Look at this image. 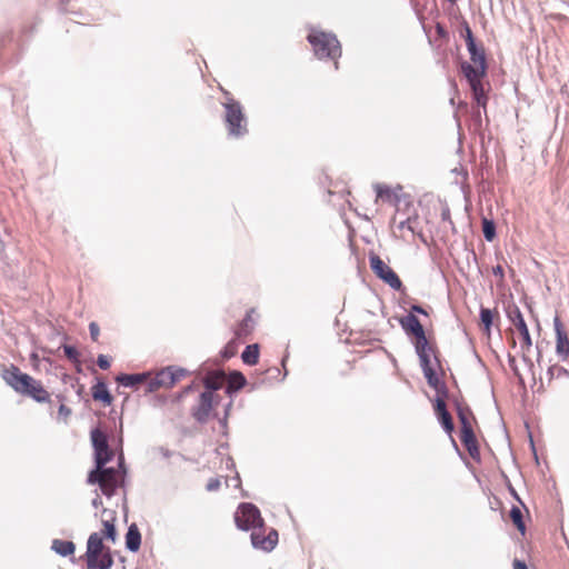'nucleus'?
<instances>
[{
  "label": "nucleus",
  "instance_id": "nucleus-1",
  "mask_svg": "<svg viewBox=\"0 0 569 569\" xmlns=\"http://www.w3.org/2000/svg\"><path fill=\"white\" fill-rule=\"evenodd\" d=\"M373 189L376 191L377 203L388 204L397 212H407L413 207L412 194L406 191L400 184L388 186L386 183H376Z\"/></svg>",
  "mask_w": 569,
  "mask_h": 569
},
{
  "label": "nucleus",
  "instance_id": "nucleus-2",
  "mask_svg": "<svg viewBox=\"0 0 569 569\" xmlns=\"http://www.w3.org/2000/svg\"><path fill=\"white\" fill-rule=\"evenodd\" d=\"M417 315L428 316V311L422 306L415 303L410 307L408 315L398 319L399 325L413 346L429 343L426 330Z\"/></svg>",
  "mask_w": 569,
  "mask_h": 569
},
{
  "label": "nucleus",
  "instance_id": "nucleus-3",
  "mask_svg": "<svg viewBox=\"0 0 569 569\" xmlns=\"http://www.w3.org/2000/svg\"><path fill=\"white\" fill-rule=\"evenodd\" d=\"M308 41L319 59H331L338 68L337 59L341 56V47L335 36L316 31L308 36Z\"/></svg>",
  "mask_w": 569,
  "mask_h": 569
},
{
  "label": "nucleus",
  "instance_id": "nucleus-4",
  "mask_svg": "<svg viewBox=\"0 0 569 569\" xmlns=\"http://www.w3.org/2000/svg\"><path fill=\"white\" fill-rule=\"evenodd\" d=\"M224 107V122L228 133L231 137L240 138L248 132L247 118L240 102L233 98H228L223 103Z\"/></svg>",
  "mask_w": 569,
  "mask_h": 569
},
{
  "label": "nucleus",
  "instance_id": "nucleus-5",
  "mask_svg": "<svg viewBox=\"0 0 569 569\" xmlns=\"http://www.w3.org/2000/svg\"><path fill=\"white\" fill-rule=\"evenodd\" d=\"M461 69L472 90L477 107L486 109L488 98L482 84V78L486 74V64L462 63Z\"/></svg>",
  "mask_w": 569,
  "mask_h": 569
},
{
  "label": "nucleus",
  "instance_id": "nucleus-6",
  "mask_svg": "<svg viewBox=\"0 0 569 569\" xmlns=\"http://www.w3.org/2000/svg\"><path fill=\"white\" fill-rule=\"evenodd\" d=\"M234 522L241 531L263 528L264 520L259 508L252 502H241L234 512Z\"/></svg>",
  "mask_w": 569,
  "mask_h": 569
},
{
  "label": "nucleus",
  "instance_id": "nucleus-7",
  "mask_svg": "<svg viewBox=\"0 0 569 569\" xmlns=\"http://www.w3.org/2000/svg\"><path fill=\"white\" fill-rule=\"evenodd\" d=\"M90 440L93 449V462L102 468L114 459L116 452L109 446V436L100 428L90 431Z\"/></svg>",
  "mask_w": 569,
  "mask_h": 569
},
{
  "label": "nucleus",
  "instance_id": "nucleus-8",
  "mask_svg": "<svg viewBox=\"0 0 569 569\" xmlns=\"http://www.w3.org/2000/svg\"><path fill=\"white\" fill-rule=\"evenodd\" d=\"M370 269L375 276L395 291L403 292L405 286L397 272L375 252L369 253Z\"/></svg>",
  "mask_w": 569,
  "mask_h": 569
},
{
  "label": "nucleus",
  "instance_id": "nucleus-9",
  "mask_svg": "<svg viewBox=\"0 0 569 569\" xmlns=\"http://www.w3.org/2000/svg\"><path fill=\"white\" fill-rule=\"evenodd\" d=\"M2 378L16 391L36 398V387L32 385V378L21 372L19 368L11 366L4 369Z\"/></svg>",
  "mask_w": 569,
  "mask_h": 569
},
{
  "label": "nucleus",
  "instance_id": "nucleus-10",
  "mask_svg": "<svg viewBox=\"0 0 569 569\" xmlns=\"http://www.w3.org/2000/svg\"><path fill=\"white\" fill-rule=\"evenodd\" d=\"M413 347L419 358L420 367L428 386L430 388H436L437 386H440L442 380H440L436 369H433L431 366V353L433 352V350L430 343H423Z\"/></svg>",
  "mask_w": 569,
  "mask_h": 569
},
{
  "label": "nucleus",
  "instance_id": "nucleus-11",
  "mask_svg": "<svg viewBox=\"0 0 569 569\" xmlns=\"http://www.w3.org/2000/svg\"><path fill=\"white\" fill-rule=\"evenodd\" d=\"M506 316L508 320L515 325L521 337V350H529L532 346V339L519 307L511 302L506 307Z\"/></svg>",
  "mask_w": 569,
  "mask_h": 569
},
{
  "label": "nucleus",
  "instance_id": "nucleus-12",
  "mask_svg": "<svg viewBox=\"0 0 569 569\" xmlns=\"http://www.w3.org/2000/svg\"><path fill=\"white\" fill-rule=\"evenodd\" d=\"M191 417L200 425H204L210 418H218L213 407V397L207 393H199L198 402L190 410Z\"/></svg>",
  "mask_w": 569,
  "mask_h": 569
},
{
  "label": "nucleus",
  "instance_id": "nucleus-13",
  "mask_svg": "<svg viewBox=\"0 0 569 569\" xmlns=\"http://www.w3.org/2000/svg\"><path fill=\"white\" fill-rule=\"evenodd\" d=\"M250 540L254 549L270 552L276 548L279 535L274 528H270L269 532L266 533V526L263 525V528L251 531Z\"/></svg>",
  "mask_w": 569,
  "mask_h": 569
},
{
  "label": "nucleus",
  "instance_id": "nucleus-14",
  "mask_svg": "<svg viewBox=\"0 0 569 569\" xmlns=\"http://www.w3.org/2000/svg\"><path fill=\"white\" fill-rule=\"evenodd\" d=\"M432 407L436 419L440 427L448 437H451V435L455 432V422L446 402L438 399L437 403H432Z\"/></svg>",
  "mask_w": 569,
  "mask_h": 569
},
{
  "label": "nucleus",
  "instance_id": "nucleus-15",
  "mask_svg": "<svg viewBox=\"0 0 569 569\" xmlns=\"http://www.w3.org/2000/svg\"><path fill=\"white\" fill-rule=\"evenodd\" d=\"M96 382L91 387V396L94 401L101 402L103 406L109 407L113 402V396L111 395L106 380L101 377H96Z\"/></svg>",
  "mask_w": 569,
  "mask_h": 569
},
{
  "label": "nucleus",
  "instance_id": "nucleus-16",
  "mask_svg": "<svg viewBox=\"0 0 569 569\" xmlns=\"http://www.w3.org/2000/svg\"><path fill=\"white\" fill-rule=\"evenodd\" d=\"M127 479L122 476L118 477H103L101 476V481L96 482L101 490V493L107 498H111L117 493V490L126 487Z\"/></svg>",
  "mask_w": 569,
  "mask_h": 569
},
{
  "label": "nucleus",
  "instance_id": "nucleus-17",
  "mask_svg": "<svg viewBox=\"0 0 569 569\" xmlns=\"http://www.w3.org/2000/svg\"><path fill=\"white\" fill-rule=\"evenodd\" d=\"M248 381L246 376L239 370H231L229 372L228 382L224 386V393L233 398L241 389L247 386Z\"/></svg>",
  "mask_w": 569,
  "mask_h": 569
},
{
  "label": "nucleus",
  "instance_id": "nucleus-18",
  "mask_svg": "<svg viewBox=\"0 0 569 569\" xmlns=\"http://www.w3.org/2000/svg\"><path fill=\"white\" fill-rule=\"evenodd\" d=\"M108 547L103 543V537L99 532H92L87 540L86 561L93 560L106 551Z\"/></svg>",
  "mask_w": 569,
  "mask_h": 569
},
{
  "label": "nucleus",
  "instance_id": "nucleus-19",
  "mask_svg": "<svg viewBox=\"0 0 569 569\" xmlns=\"http://www.w3.org/2000/svg\"><path fill=\"white\" fill-rule=\"evenodd\" d=\"M142 543V535L136 522L128 526L124 535V546L129 552L136 553L140 550Z\"/></svg>",
  "mask_w": 569,
  "mask_h": 569
},
{
  "label": "nucleus",
  "instance_id": "nucleus-20",
  "mask_svg": "<svg viewBox=\"0 0 569 569\" xmlns=\"http://www.w3.org/2000/svg\"><path fill=\"white\" fill-rule=\"evenodd\" d=\"M460 440L465 448L467 449L470 457L476 461H480V451L472 427L460 430Z\"/></svg>",
  "mask_w": 569,
  "mask_h": 569
},
{
  "label": "nucleus",
  "instance_id": "nucleus-21",
  "mask_svg": "<svg viewBox=\"0 0 569 569\" xmlns=\"http://www.w3.org/2000/svg\"><path fill=\"white\" fill-rule=\"evenodd\" d=\"M223 378V369L212 371L209 376L202 379L203 391L201 392L213 397V393L218 392L222 388V385L219 380Z\"/></svg>",
  "mask_w": 569,
  "mask_h": 569
},
{
  "label": "nucleus",
  "instance_id": "nucleus-22",
  "mask_svg": "<svg viewBox=\"0 0 569 569\" xmlns=\"http://www.w3.org/2000/svg\"><path fill=\"white\" fill-rule=\"evenodd\" d=\"M150 376L149 372L141 373H119L116 377V382L119 386L130 389H137L138 386L143 382Z\"/></svg>",
  "mask_w": 569,
  "mask_h": 569
},
{
  "label": "nucleus",
  "instance_id": "nucleus-23",
  "mask_svg": "<svg viewBox=\"0 0 569 569\" xmlns=\"http://www.w3.org/2000/svg\"><path fill=\"white\" fill-rule=\"evenodd\" d=\"M101 476L103 477H118L120 476V472L117 470L116 467H108L104 465L102 468H99V466L94 465V467L89 471L87 476V483L88 485H96V482L101 481Z\"/></svg>",
  "mask_w": 569,
  "mask_h": 569
},
{
  "label": "nucleus",
  "instance_id": "nucleus-24",
  "mask_svg": "<svg viewBox=\"0 0 569 569\" xmlns=\"http://www.w3.org/2000/svg\"><path fill=\"white\" fill-rule=\"evenodd\" d=\"M466 43H467L468 51L470 53L471 61L475 64H486L483 49L477 47L475 39L472 37V32L469 28H467Z\"/></svg>",
  "mask_w": 569,
  "mask_h": 569
},
{
  "label": "nucleus",
  "instance_id": "nucleus-25",
  "mask_svg": "<svg viewBox=\"0 0 569 569\" xmlns=\"http://www.w3.org/2000/svg\"><path fill=\"white\" fill-rule=\"evenodd\" d=\"M113 557L110 548H107L103 553L88 561V569H111L113 566Z\"/></svg>",
  "mask_w": 569,
  "mask_h": 569
},
{
  "label": "nucleus",
  "instance_id": "nucleus-26",
  "mask_svg": "<svg viewBox=\"0 0 569 569\" xmlns=\"http://www.w3.org/2000/svg\"><path fill=\"white\" fill-rule=\"evenodd\" d=\"M254 312V309H249L247 312H246V316L243 317V319L238 323L236 330H234V336L237 338H246L247 336H249L252 330H253V327H254V321L252 319V313Z\"/></svg>",
  "mask_w": 569,
  "mask_h": 569
},
{
  "label": "nucleus",
  "instance_id": "nucleus-27",
  "mask_svg": "<svg viewBox=\"0 0 569 569\" xmlns=\"http://www.w3.org/2000/svg\"><path fill=\"white\" fill-rule=\"evenodd\" d=\"M51 550L60 557H70L74 555L76 545L71 540L53 539Z\"/></svg>",
  "mask_w": 569,
  "mask_h": 569
},
{
  "label": "nucleus",
  "instance_id": "nucleus-28",
  "mask_svg": "<svg viewBox=\"0 0 569 569\" xmlns=\"http://www.w3.org/2000/svg\"><path fill=\"white\" fill-rule=\"evenodd\" d=\"M260 347L258 343H251L246 346L241 352V360L247 366H254L259 361Z\"/></svg>",
  "mask_w": 569,
  "mask_h": 569
},
{
  "label": "nucleus",
  "instance_id": "nucleus-29",
  "mask_svg": "<svg viewBox=\"0 0 569 569\" xmlns=\"http://www.w3.org/2000/svg\"><path fill=\"white\" fill-rule=\"evenodd\" d=\"M453 405L456 408L457 417L460 422V430L471 428V423L469 420V415H472L469 407H463L462 403L458 399H453Z\"/></svg>",
  "mask_w": 569,
  "mask_h": 569
},
{
  "label": "nucleus",
  "instance_id": "nucleus-30",
  "mask_svg": "<svg viewBox=\"0 0 569 569\" xmlns=\"http://www.w3.org/2000/svg\"><path fill=\"white\" fill-rule=\"evenodd\" d=\"M114 521V518L110 520H102V529L99 532L100 537H103V540H110L113 543L116 542L118 537V531Z\"/></svg>",
  "mask_w": 569,
  "mask_h": 569
},
{
  "label": "nucleus",
  "instance_id": "nucleus-31",
  "mask_svg": "<svg viewBox=\"0 0 569 569\" xmlns=\"http://www.w3.org/2000/svg\"><path fill=\"white\" fill-rule=\"evenodd\" d=\"M482 217V234L486 241L492 242L497 237V228L493 219L488 218V216Z\"/></svg>",
  "mask_w": 569,
  "mask_h": 569
},
{
  "label": "nucleus",
  "instance_id": "nucleus-32",
  "mask_svg": "<svg viewBox=\"0 0 569 569\" xmlns=\"http://www.w3.org/2000/svg\"><path fill=\"white\" fill-rule=\"evenodd\" d=\"M419 218L420 216H408L406 220H402L398 224V229L403 230L407 229L413 234H418L422 237V231L419 229Z\"/></svg>",
  "mask_w": 569,
  "mask_h": 569
},
{
  "label": "nucleus",
  "instance_id": "nucleus-33",
  "mask_svg": "<svg viewBox=\"0 0 569 569\" xmlns=\"http://www.w3.org/2000/svg\"><path fill=\"white\" fill-rule=\"evenodd\" d=\"M479 317H480L482 330L489 335L491 332V328L493 326L495 311L489 308L481 307Z\"/></svg>",
  "mask_w": 569,
  "mask_h": 569
},
{
  "label": "nucleus",
  "instance_id": "nucleus-34",
  "mask_svg": "<svg viewBox=\"0 0 569 569\" xmlns=\"http://www.w3.org/2000/svg\"><path fill=\"white\" fill-rule=\"evenodd\" d=\"M556 353L561 360H566L569 357V338L567 333L556 336Z\"/></svg>",
  "mask_w": 569,
  "mask_h": 569
},
{
  "label": "nucleus",
  "instance_id": "nucleus-35",
  "mask_svg": "<svg viewBox=\"0 0 569 569\" xmlns=\"http://www.w3.org/2000/svg\"><path fill=\"white\" fill-rule=\"evenodd\" d=\"M509 516L517 530L523 536L526 533V525L521 509L518 506H512Z\"/></svg>",
  "mask_w": 569,
  "mask_h": 569
},
{
  "label": "nucleus",
  "instance_id": "nucleus-36",
  "mask_svg": "<svg viewBox=\"0 0 569 569\" xmlns=\"http://www.w3.org/2000/svg\"><path fill=\"white\" fill-rule=\"evenodd\" d=\"M239 338L234 337L227 342V345L220 350L219 355L223 360H229L234 357L238 352Z\"/></svg>",
  "mask_w": 569,
  "mask_h": 569
},
{
  "label": "nucleus",
  "instance_id": "nucleus-37",
  "mask_svg": "<svg viewBox=\"0 0 569 569\" xmlns=\"http://www.w3.org/2000/svg\"><path fill=\"white\" fill-rule=\"evenodd\" d=\"M159 373H163V388H172L177 383V378L174 377L173 371L171 370L170 366H167L158 371Z\"/></svg>",
  "mask_w": 569,
  "mask_h": 569
},
{
  "label": "nucleus",
  "instance_id": "nucleus-38",
  "mask_svg": "<svg viewBox=\"0 0 569 569\" xmlns=\"http://www.w3.org/2000/svg\"><path fill=\"white\" fill-rule=\"evenodd\" d=\"M162 376H163V373L157 372L156 376L148 381L147 387H146V393H152L156 390L163 388Z\"/></svg>",
  "mask_w": 569,
  "mask_h": 569
},
{
  "label": "nucleus",
  "instance_id": "nucleus-39",
  "mask_svg": "<svg viewBox=\"0 0 569 569\" xmlns=\"http://www.w3.org/2000/svg\"><path fill=\"white\" fill-rule=\"evenodd\" d=\"M117 455V470L120 472V476L124 477L127 479L129 469L126 463V458L123 453V449H121Z\"/></svg>",
  "mask_w": 569,
  "mask_h": 569
},
{
  "label": "nucleus",
  "instance_id": "nucleus-40",
  "mask_svg": "<svg viewBox=\"0 0 569 569\" xmlns=\"http://www.w3.org/2000/svg\"><path fill=\"white\" fill-rule=\"evenodd\" d=\"M63 353L68 360H70L72 363L78 362V359L80 358V352L73 345H63L62 346Z\"/></svg>",
  "mask_w": 569,
  "mask_h": 569
},
{
  "label": "nucleus",
  "instance_id": "nucleus-41",
  "mask_svg": "<svg viewBox=\"0 0 569 569\" xmlns=\"http://www.w3.org/2000/svg\"><path fill=\"white\" fill-rule=\"evenodd\" d=\"M508 365H509L512 373L517 377L518 382L520 385H525V379H523L522 375L520 373V370L517 366L516 358L511 353H508Z\"/></svg>",
  "mask_w": 569,
  "mask_h": 569
},
{
  "label": "nucleus",
  "instance_id": "nucleus-42",
  "mask_svg": "<svg viewBox=\"0 0 569 569\" xmlns=\"http://www.w3.org/2000/svg\"><path fill=\"white\" fill-rule=\"evenodd\" d=\"M432 389L436 391V397L432 403H437L438 399L446 402V399L449 397V390L446 383L442 381L440 386H437L436 388Z\"/></svg>",
  "mask_w": 569,
  "mask_h": 569
},
{
  "label": "nucleus",
  "instance_id": "nucleus-43",
  "mask_svg": "<svg viewBox=\"0 0 569 569\" xmlns=\"http://www.w3.org/2000/svg\"><path fill=\"white\" fill-rule=\"evenodd\" d=\"M503 478L506 480V487L510 493V496L516 500L518 501L523 508L525 510H528L525 502L522 501V499L520 498V496L518 495L517 490L515 489V487L511 485V481L509 480V478L503 475Z\"/></svg>",
  "mask_w": 569,
  "mask_h": 569
},
{
  "label": "nucleus",
  "instance_id": "nucleus-44",
  "mask_svg": "<svg viewBox=\"0 0 569 569\" xmlns=\"http://www.w3.org/2000/svg\"><path fill=\"white\" fill-rule=\"evenodd\" d=\"M97 366L101 370H108L111 366V359L107 355L100 353L97 357Z\"/></svg>",
  "mask_w": 569,
  "mask_h": 569
},
{
  "label": "nucleus",
  "instance_id": "nucleus-45",
  "mask_svg": "<svg viewBox=\"0 0 569 569\" xmlns=\"http://www.w3.org/2000/svg\"><path fill=\"white\" fill-rule=\"evenodd\" d=\"M170 368L173 371L174 377L177 378V382L181 378H184V377L190 375V371L188 369H186V368H182V367H179V366H176V365H170Z\"/></svg>",
  "mask_w": 569,
  "mask_h": 569
},
{
  "label": "nucleus",
  "instance_id": "nucleus-46",
  "mask_svg": "<svg viewBox=\"0 0 569 569\" xmlns=\"http://www.w3.org/2000/svg\"><path fill=\"white\" fill-rule=\"evenodd\" d=\"M49 401H50L49 392L38 381V403H44V402H49Z\"/></svg>",
  "mask_w": 569,
  "mask_h": 569
},
{
  "label": "nucleus",
  "instance_id": "nucleus-47",
  "mask_svg": "<svg viewBox=\"0 0 569 569\" xmlns=\"http://www.w3.org/2000/svg\"><path fill=\"white\" fill-rule=\"evenodd\" d=\"M194 382H191L190 385L183 387L181 389V391H179L177 395H176V400L177 401H181L187 395H189L190 392H192L194 390Z\"/></svg>",
  "mask_w": 569,
  "mask_h": 569
},
{
  "label": "nucleus",
  "instance_id": "nucleus-48",
  "mask_svg": "<svg viewBox=\"0 0 569 569\" xmlns=\"http://www.w3.org/2000/svg\"><path fill=\"white\" fill-rule=\"evenodd\" d=\"M89 333H90V338L93 341L98 340V337H99V333H100V328H99L97 322H90L89 323Z\"/></svg>",
  "mask_w": 569,
  "mask_h": 569
},
{
  "label": "nucleus",
  "instance_id": "nucleus-49",
  "mask_svg": "<svg viewBox=\"0 0 569 569\" xmlns=\"http://www.w3.org/2000/svg\"><path fill=\"white\" fill-rule=\"evenodd\" d=\"M553 328H555V333L556 336H560V335H565L567 333L563 326H562V322L560 320V318L558 316H556L553 318Z\"/></svg>",
  "mask_w": 569,
  "mask_h": 569
},
{
  "label": "nucleus",
  "instance_id": "nucleus-50",
  "mask_svg": "<svg viewBox=\"0 0 569 569\" xmlns=\"http://www.w3.org/2000/svg\"><path fill=\"white\" fill-rule=\"evenodd\" d=\"M218 422H219V426L222 428V436L223 437H227L228 436V419L229 417L227 416H222V417H218Z\"/></svg>",
  "mask_w": 569,
  "mask_h": 569
},
{
  "label": "nucleus",
  "instance_id": "nucleus-51",
  "mask_svg": "<svg viewBox=\"0 0 569 569\" xmlns=\"http://www.w3.org/2000/svg\"><path fill=\"white\" fill-rule=\"evenodd\" d=\"M58 413L60 417L66 419L71 415V409L61 402L58 409Z\"/></svg>",
  "mask_w": 569,
  "mask_h": 569
},
{
  "label": "nucleus",
  "instance_id": "nucleus-52",
  "mask_svg": "<svg viewBox=\"0 0 569 569\" xmlns=\"http://www.w3.org/2000/svg\"><path fill=\"white\" fill-rule=\"evenodd\" d=\"M556 377L559 378H569V370L565 367L556 366Z\"/></svg>",
  "mask_w": 569,
  "mask_h": 569
},
{
  "label": "nucleus",
  "instance_id": "nucleus-53",
  "mask_svg": "<svg viewBox=\"0 0 569 569\" xmlns=\"http://www.w3.org/2000/svg\"><path fill=\"white\" fill-rule=\"evenodd\" d=\"M220 487V481L218 479H210L206 486L208 491H214Z\"/></svg>",
  "mask_w": 569,
  "mask_h": 569
},
{
  "label": "nucleus",
  "instance_id": "nucleus-54",
  "mask_svg": "<svg viewBox=\"0 0 569 569\" xmlns=\"http://www.w3.org/2000/svg\"><path fill=\"white\" fill-rule=\"evenodd\" d=\"M529 443H530V449L532 451L533 458H535L536 462L539 463V458H538L536 445H535V441H533V438H532V435H531L530 431H529Z\"/></svg>",
  "mask_w": 569,
  "mask_h": 569
},
{
  "label": "nucleus",
  "instance_id": "nucleus-55",
  "mask_svg": "<svg viewBox=\"0 0 569 569\" xmlns=\"http://www.w3.org/2000/svg\"><path fill=\"white\" fill-rule=\"evenodd\" d=\"M492 273H493V276L499 277L501 279H503V277H505V270L501 264L495 266L492 268Z\"/></svg>",
  "mask_w": 569,
  "mask_h": 569
},
{
  "label": "nucleus",
  "instance_id": "nucleus-56",
  "mask_svg": "<svg viewBox=\"0 0 569 569\" xmlns=\"http://www.w3.org/2000/svg\"><path fill=\"white\" fill-rule=\"evenodd\" d=\"M513 569H528V566L525 560L515 559L512 562Z\"/></svg>",
  "mask_w": 569,
  "mask_h": 569
},
{
  "label": "nucleus",
  "instance_id": "nucleus-57",
  "mask_svg": "<svg viewBox=\"0 0 569 569\" xmlns=\"http://www.w3.org/2000/svg\"><path fill=\"white\" fill-rule=\"evenodd\" d=\"M527 350H522V361L527 365V367L529 368L530 371H532L533 369V362L532 360L527 356L526 353Z\"/></svg>",
  "mask_w": 569,
  "mask_h": 569
},
{
  "label": "nucleus",
  "instance_id": "nucleus-58",
  "mask_svg": "<svg viewBox=\"0 0 569 569\" xmlns=\"http://www.w3.org/2000/svg\"><path fill=\"white\" fill-rule=\"evenodd\" d=\"M96 497L92 499L91 505L93 508L98 509L100 506H102V500L98 491L96 490Z\"/></svg>",
  "mask_w": 569,
  "mask_h": 569
},
{
  "label": "nucleus",
  "instance_id": "nucleus-59",
  "mask_svg": "<svg viewBox=\"0 0 569 569\" xmlns=\"http://www.w3.org/2000/svg\"><path fill=\"white\" fill-rule=\"evenodd\" d=\"M233 406V400L230 398V400L223 406V415L222 416H230L231 409Z\"/></svg>",
  "mask_w": 569,
  "mask_h": 569
},
{
  "label": "nucleus",
  "instance_id": "nucleus-60",
  "mask_svg": "<svg viewBox=\"0 0 569 569\" xmlns=\"http://www.w3.org/2000/svg\"><path fill=\"white\" fill-rule=\"evenodd\" d=\"M159 451L161 453V456L166 459L172 457L173 452L164 447H159Z\"/></svg>",
  "mask_w": 569,
  "mask_h": 569
},
{
  "label": "nucleus",
  "instance_id": "nucleus-61",
  "mask_svg": "<svg viewBox=\"0 0 569 569\" xmlns=\"http://www.w3.org/2000/svg\"><path fill=\"white\" fill-rule=\"evenodd\" d=\"M226 467L227 469H230V470H234L236 469V465H234V461L232 459V457H227L226 459Z\"/></svg>",
  "mask_w": 569,
  "mask_h": 569
},
{
  "label": "nucleus",
  "instance_id": "nucleus-62",
  "mask_svg": "<svg viewBox=\"0 0 569 569\" xmlns=\"http://www.w3.org/2000/svg\"><path fill=\"white\" fill-rule=\"evenodd\" d=\"M475 126L477 128L481 126V114L479 110L475 112Z\"/></svg>",
  "mask_w": 569,
  "mask_h": 569
},
{
  "label": "nucleus",
  "instance_id": "nucleus-63",
  "mask_svg": "<svg viewBox=\"0 0 569 569\" xmlns=\"http://www.w3.org/2000/svg\"><path fill=\"white\" fill-rule=\"evenodd\" d=\"M436 30H437V33L440 37H446L447 36V31H446V29L441 24L438 23L437 27H436Z\"/></svg>",
  "mask_w": 569,
  "mask_h": 569
},
{
  "label": "nucleus",
  "instance_id": "nucleus-64",
  "mask_svg": "<svg viewBox=\"0 0 569 569\" xmlns=\"http://www.w3.org/2000/svg\"><path fill=\"white\" fill-rule=\"evenodd\" d=\"M122 446H123V438H122V436H120L118 438V443L116 446V449H113L114 452L118 453L122 449Z\"/></svg>",
  "mask_w": 569,
  "mask_h": 569
}]
</instances>
